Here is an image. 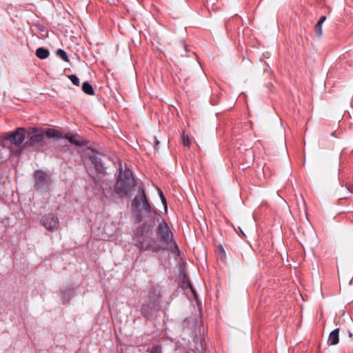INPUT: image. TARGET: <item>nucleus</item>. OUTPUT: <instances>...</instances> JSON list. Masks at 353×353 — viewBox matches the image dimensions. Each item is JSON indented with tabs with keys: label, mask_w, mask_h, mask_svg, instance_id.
I'll use <instances>...</instances> for the list:
<instances>
[{
	"label": "nucleus",
	"mask_w": 353,
	"mask_h": 353,
	"mask_svg": "<svg viewBox=\"0 0 353 353\" xmlns=\"http://www.w3.org/2000/svg\"><path fill=\"white\" fill-rule=\"evenodd\" d=\"M150 353H163L162 347L160 345H154L150 350Z\"/></svg>",
	"instance_id": "obj_20"
},
{
	"label": "nucleus",
	"mask_w": 353,
	"mask_h": 353,
	"mask_svg": "<svg viewBox=\"0 0 353 353\" xmlns=\"http://www.w3.org/2000/svg\"><path fill=\"white\" fill-rule=\"evenodd\" d=\"M44 133L41 132L37 134L28 135V140L23 145V148L43 147L44 145Z\"/></svg>",
	"instance_id": "obj_7"
},
{
	"label": "nucleus",
	"mask_w": 353,
	"mask_h": 353,
	"mask_svg": "<svg viewBox=\"0 0 353 353\" xmlns=\"http://www.w3.org/2000/svg\"><path fill=\"white\" fill-rule=\"evenodd\" d=\"M82 90L86 94H88V95H94V88H92V85L88 81L83 83Z\"/></svg>",
	"instance_id": "obj_14"
},
{
	"label": "nucleus",
	"mask_w": 353,
	"mask_h": 353,
	"mask_svg": "<svg viewBox=\"0 0 353 353\" xmlns=\"http://www.w3.org/2000/svg\"><path fill=\"white\" fill-rule=\"evenodd\" d=\"M57 55L59 56L60 58H61L63 61H65L66 62L69 61L68 55L63 50H62V49L57 50Z\"/></svg>",
	"instance_id": "obj_16"
},
{
	"label": "nucleus",
	"mask_w": 353,
	"mask_h": 353,
	"mask_svg": "<svg viewBox=\"0 0 353 353\" xmlns=\"http://www.w3.org/2000/svg\"><path fill=\"white\" fill-rule=\"evenodd\" d=\"M188 285H189V287H190V290H191L192 292L193 293V294H194V297H195V298H196V292H195V290H194V288H193L192 285L191 284V283H190V282H189V283H188Z\"/></svg>",
	"instance_id": "obj_23"
},
{
	"label": "nucleus",
	"mask_w": 353,
	"mask_h": 353,
	"mask_svg": "<svg viewBox=\"0 0 353 353\" xmlns=\"http://www.w3.org/2000/svg\"><path fill=\"white\" fill-rule=\"evenodd\" d=\"M49 51L43 48H39L36 50L37 57L41 59H46L49 56Z\"/></svg>",
	"instance_id": "obj_15"
},
{
	"label": "nucleus",
	"mask_w": 353,
	"mask_h": 353,
	"mask_svg": "<svg viewBox=\"0 0 353 353\" xmlns=\"http://www.w3.org/2000/svg\"><path fill=\"white\" fill-rule=\"evenodd\" d=\"M39 132V129L36 128V127H33V128H31L29 131H28L26 132V137L27 138L28 137V135L30 134V135H32V134H39L38 132Z\"/></svg>",
	"instance_id": "obj_22"
},
{
	"label": "nucleus",
	"mask_w": 353,
	"mask_h": 353,
	"mask_svg": "<svg viewBox=\"0 0 353 353\" xmlns=\"http://www.w3.org/2000/svg\"><path fill=\"white\" fill-rule=\"evenodd\" d=\"M40 222L46 230L50 232L57 231L59 228V219L53 214H48L43 216Z\"/></svg>",
	"instance_id": "obj_6"
},
{
	"label": "nucleus",
	"mask_w": 353,
	"mask_h": 353,
	"mask_svg": "<svg viewBox=\"0 0 353 353\" xmlns=\"http://www.w3.org/2000/svg\"><path fill=\"white\" fill-rule=\"evenodd\" d=\"M158 192L161 198V202L163 204L165 209H167V202L165 196L161 189L158 188Z\"/></svg>",
	"instance_id": "obj_21"
},
{
	"label": "nucleus",
	"mask_w": 353,
	"mask_h": 353,
	"mask_svg": "<svg viewBox=\"0 0 353 353\" xmlns=\"http://www.w3.org/2000/svg\"><path fill=\"white\" fill-rule=\"evenodd\" d=\"M63 138L67 139L71 144L77 146H84L87 144L83 138L77 134L67 132Z\"/></svg>",
	"instance_id": "obj_10"
},
{
	"label": "nucleus",
	"mask_w": 353,
	"mask_h": 353,
	"mask_svg": "<svg viewBox=\"0 0 353 353\" xmlns=\"http://www.w3.org/2000/svg\"><path fill=\"white\" fill-rule=\"evenodd\" d=\"M339 341V329L336 328L332 331L329 335L327 342L330 345H336Z\"/></svg>",
	"instance_id": "obj_13"
},
{
	"label": "nucleus",
	"mask_w": 353,
	"mask_h": 353,
	"mask_svg": "<svg viewBox=\"0 0 353 353\" xmlns=\"http://www.w3.org/2000/svg\"><path fill=\"white\" fill-rule=\"evenodd\" d=\"M160 305V296L155 290L150 292L148 296L147 300L143 303L141 306V314L146 319L150 318L154 313L159 310Z\"/></svg>",
	"instance_id": "obj_2"
},
{
	"label": "nucleus",
	"mask_w": 353,
	"mask_h": 353,
	"mask_svg": "<svg viewBox=\"0 0 353 353\" xmlns=\"http://www.w3.org/2000/svg\"><path fill=\"white\" fill-rule=\"evenodd\" d=\"M134 185L135 179L131 170L126 167L123 169L121 165L114 188V192L121 197L126 196L130 194Z\"/></svg>",
	"instance_id": "obj_1"
},
{
	"label": "nucleus",
	"mask_w": 353,
	"mask_h": 353,
	"mask_svg": "<svg viewBox=\"0 0 353 353\" xmlns=\"http://www.w3.org/2000/svg\"><path fill=\"white\" fill-rule=\"evenodd\" d=\"M26 137V130L24 128H18L14 132L7 133L5 137V141H8L11 144L17 146L24 144V141Z\"/></svg>",
	"instance_id": "obj_5"
},
{
	"label": "nucleus",
	"mask_w": 353,
	"mask_h": 353,
	"mask_svg": "<svg viewBox=\"0 0 353 353\" xmlns=\"http://www.w3.org/2000/svg\"><path fill=\"white\" fill-rule=\"evenodd\" d=\"M35 185L39 188L43 187L50 182V176L43 170H36L34 172Z\"/></svg>",
	"instance_id": "obj_9"
},
{
	"label": "nucleus",
	"mask_w": 353,
	"mask_h": 353,
	"mask_svg": "<svg viewBox=\"0 0 353 353\" xmlns=\"http://www.w3.org/2000/svg\"><path fill=\"white\" fill-rule=\"evenodd\" d=\"M68 79L72 81V83L74 85H75L77 86H79L80 85L79 79L75 74L68 75Z\"/></svg>",
	"instance_id": "obj_18"
},
{
	"label": "nucleus",
	"mask_w": 353,
	"mask_h": 353,
	"mask_svg": "<svg viewBox=\"0 0 353 353\" xmlns=\"http://www.w3.org/2000/svg\"><path fill=\"white\" fill-rule=\"evenodd\" d=\"M141 207H143L142 209L146 212L151 213L152 212V206L147 199L143 187L139 188V194L132 201V208L134 211H138Z\"/></svg>",
	"instance_id": "obj_4"
},
{
	"label": "nucleus",
	"mask_w": 353,
	"mask_h": 353,
	"mask_svg": "<svg viewBox=\"0 0 353 353\" xmlns=\"http://www.w3.org/2000/svg\"><path fill=\"white\" fill-rule=\"evenodd\" d=\"M326 20V17L325 16H322L320 17L319 20L318 21L317 23H320V24H322L323 23V22Z\"/></svg>",
	"instance_id": "obj_24"
},
{
	"label": "nucleus",
	"mask_w": 353,
	"mask_h": 353,
	"mask_svg": "<svg viewBox=\"0 0 353 353\" xmlns=\"http://www.w3.org/2000/svg\"><path fill=\"white\" fill-rule=\"evenodd\" d=\"M158 226L157 228V234L160 239L161 242L165 245L173 243L174 248L179 250L176 243L174 241V235L170 229L166 221L163 219H158Z\"/></svg>",
	"instance_id": "obj_3"
},
{
	"label": "nucleus",
	"mask_w": 353,
	"mask_h": 353,
	"mask_svg": "<svg viewBox=\"0 0 353 353\" xmlns=\"http://www.w3.org/2000/svg\"><path fill=\"white\" fill-rule=\"evenodd\" d=\"M182 140H183V144L184 146L190 147V145L191 144V141H190L188 136L184 132H183V133H182Z\"/></svg>",
	"instance_id": "obj_17"
},
{
	"label": "nucleus",
	"mask_w": 353,
	"mask_h": 353,
	"mask_svg": "<svg viewBox=\"0 0 353 353\" xmlns=\"http://www.w3.org/2000/svg\"><path fill=\"white\" fill-rule=\"evenodd\" d=\"M44 136H46L49 139H54L55 140H59L64 137L63 134L58 130L54 128H47L43 131Z\"/></svg>",
	"instance_id": "obj_11"
},
{
	"label": "nucleus",
	"mask_w": 353,
	"mask_h": 353,
	"mask_svg": "<svg viewBox=\"0 0 353 353\" xmlns=\"http://www.w3.org/2000/svg\"><path fill=\"white\" fill-rule=\"evenodd\" d=\"M137 246L141 251H152L157 252L161 250H165V247H162L158 244L153 245L149 242H145L144 241L139 240L137 242Z\"/></svg>",
	"instance_id": "obj_8"
},
{
	"label": "nucleus",
	"mask_w": 353,
	"mask_h": 353,
	"mask_svg": "<svg viewBox=\"0 0 353 353\" xmlns=\"http://www.w3.org/2000/svg\"><path fill=\"white\" fill-rule=\"evenodd\" d=\"M315 33L316 36L320 38L322 36L323 31H322V24H320V23H317L315 26Z\"/></svg>",
	"instance_id": "obj_19"
},
{
	"label": "nucleus",
	"mask_w": 353,
	"mask_h": 353,
	"mask_svg": "<svg viewBox=\"0 0 353 353\" xmlns=\"http://www.w3.org/2000/svg\"><path fill=\"white\" fill-rule=\"evenodd\" d=\"M90 160L97 172L99 173H104L105 172V168L103 165L102 160L99 157L94 156L90 158Z\"/></svg>",
	"instance_id": "obj_12"
}]
</instances>
